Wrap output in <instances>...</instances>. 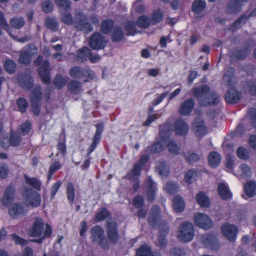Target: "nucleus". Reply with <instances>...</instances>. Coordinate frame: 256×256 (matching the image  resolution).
<instances>
[{
    "mask_svg": "<svg viewBox=\"0 0 256 256\" xmlns=\"http://www.w3.org/2000/svg\"><path fill=\"white\" fill-rule=\"evenodd\" d=\"M192 91L194 96L198 98L202 106L216 104L220 101L217 94L214 92H210V88L206 85L194 87Z\"/></svg>",
    "mask_w": 256,
    "mask_h": 256,
    "instance_id": "f257e3e1",
    "label": "nucleus"
},
{
    "mask_svg": "<svg viewBox=\"0 0 256 256\" xmlns=\"http://www.w3.org/2000/svg\"><path fill=\"white\" fill-rule=\"evenodd\" d=\"M28 232L31 236L38 238L35 242L40 244L44 239L51 236L52 228L48 224H44L42 218H36Z\"/></svg>",
    "mask_w": 256,
    "mask_h": 256,
    "instance_id": "f03ea898",
    "label": "nucleus"
},
{
    "mask_svg": "<svg viewBox=\"0 0 256 256\" xmlns=\"http://www.w3.org/2000/svg\"><path fill=\"white\" fill-rule=\"evenodd\" d=\"M171 133V128L169 124L161 126L160 130V140L152 145L151 151L152 152H159L162 150L166 145L168 138Z\"/></svg>",
    "mask_w": 256,
    "mask_h": 256,
    "instance_id": "7ed1b4c3",
    "label": "nucleus"
},
{
    "mask_svg": "<svg viewBox=\"0 0 256 256\" xmlns=\"http://www.w3.org/2000/svg\"><path fill=\"white\" fill-rule=\"evenodd\" d=\"M194 235V230L192 224L184 222L182 224L177 232L178 240L182 242H188L192 240Z\"/></svg>",
    "mask_w": 256,
    "mask_h": 256,
    "instance_id": "20e7f679",
    "label": "nucleus"
},
{
    "mask_svg": "<svg viewBox=\"0 0 256 256\" xmlns=\"http://www.w3.org/2000/svg\"><path fill=\"white\" fill-rule=\"evenodd\" d=\"M90 232L94 242H98L104 250L109 248V244L104 236V230L100 226H95L91 229Z\"/></svg>",
    "mask_w": 256,
    "mask_h": 256,
    "instance_id": "39448f33",
    "label": "nucleus"
},
{
    "mask_svg": "<svg viewBox=\"0 0 256 256\" xmlns=\"http://www.w3.org/2000/svg\"><path fill=\"white\" fill-rule=\"evenodd\" d=\"M36 66H40L38 73L41 77L42 82L46 84L50 82V78L49 76L50 64L47 60L43 61L41 56H38L34 62Z\"/></svg>",
    "mask_w": 256,
    "mask_h": 256,
    "instance_id": "423d86ee",
    "label": "nucleus"
},
{
    "mask_svg": "<svg viewBox=\"0 0 256 256\" xmlns=\"http://www.w3.org/2000/svg\"><path fill=\"white\" fill-rule=\"evenodd\" d=\"M222 234L230 242H234L238 233V228L232 224L226 223L221 228Z\"/></svg>",
    "mask_w": 256,
    "mask_h": 256,
    "instance_id": "0eeeda50",
    "label": "nucleus"
},
{
    "mask_svg": "<svg viewBox=\"0 0 256 256\" xmlns=\"http://www.w3.org/2000/svg\"><path fill=\"white\" fill-rule=\"evenodd\" d=\"M194 220L197 226L204 230L210 228L212 225V220L205 214H196L194 216Z\"/></svg>",
    "mask_w": 256,
    "mask_h": 256,
    "instance_id": "6e6552de",
    "label": "nucleus"
},
{
    "mask_svg": "<svg viewBox=\"0 0 256 256\" xmlns=\"http://www.w3.org/2000/svg\"><path fill=\"white\" fill-rule=\"evenodd\" d=\"M86 21V16L81 12H76L75 26L78 30H84L86 32L92 30V28L91 24Z\"/></svg>",
    "mask_w": 256,
    "mask_h": 256,
    "instance_id": "1a4fd4ad",
    "label": "nucleus"
},
{
    "mask_svg": "<svg viewBox=\"0 0 256 256\" xmlns=\"http://www.w3.org/2000/svg\"><path fill=\"white\" fill-rule=\"evenodd\" d=\"M42 94L40 86H36L32 92L30 102L32 105V110L35 115L40 113L39 102L41 100Z\"/></svg>",
    "mask_w": 256,
    "mask_h": 256,
    "instance_id": "9d476101",
    "label": "nucleus"
},
{
    "mask_svg": "<svg viewBox=\"0 0 256 256\" xmlns=\"http://www.w3.org/2000/svg\"><path fill=\"white\" fill-rule=\"evenodd\" d=\"M148 156L147 155L142 156L140 161L138 163L134 166V168L128 172L126 175L128 179H134L139 176L140 174L142 168L144 166L145 163L148 160Z\"/></svg>",
    "mask_w": 256,
    "mask_h": 256,
    "instance_id": "9b49d317",
    "label": "nucleus"
},
{
    "mask_svg": "<svg viewBox=\"0 0 256 256\" xmlns=\"http://www.w3.org/2000/svg\"><path fill=\"white\" fill-rule=\"evenodd\" d=\"M106 43V39L100 34H94L89 40L90 48L94 50H100L103 48Z\"/></svg>",
    "mask_w": 256,
    "mask_h": 256,
    "instance_id": "f8f14e48",
    "label": "nucleus"
},
{
    "mask_svg": "<svg viewBox=\"0 0 256 256\" xmlns=\"http://www.w3.org/2000/svg\"><path fill=\"white\" fill-rule=\"evenodd\" d=\"M37 53L36 47L34 45H30L25 50L22 51L19 58L20 62L28 64L32 58V56Z\"/></svg>",
    "mask_w": 256,
    "mask_h": 256,
    "instance_id": "ddd939ff",
    "label": "nucleus"
},
{
    "mask_svg": "<svg viewBox=\"0 0 256 256\" xmlns=\"http://www.w3.org/2000/svg\"><path fill=\"white\" fill-rule=\"evenodd\" d=\"M116 223L112 220H108L106 223L107 234L108 239L112 242H116L118 239Z\"/></svg>",
    "mask_w": 256,
    "mask_h": 256,
    "instance_id": "4468645a",
    "label": "nucleus"
},
{
    "mask_svg": "<svg viewBox=\"0 0 256 256\" xmlns=\"http://www.w3.org/2000/svg\"><path fill=\"white\" fill-rule=\"evenodd\" d=\"M192 128L198 136H202L206 133V127L204 121L200 117L194 119L192 124Z\"/></svg>",
    "mask_w": 256,
    "mask_h": 256,
    "instance_id": "2eb2a0df",
    "label": "nucleus"
},
{
    "mask_svg": "<svg viewBox=\"0 0 256 256\" xmlns=\"http://www.w3.org/2000/svg\"><path fill=\"white\" fill-rule=\"evenodd\" d=\"M146 195L148 201H152L154 200L156 196V186L149 178L146 183Z\"/></svg>",
    "mask_w": 256,
    "mask_h": 256,
    "instance_id": "dca6fc26",
    "label": "nucleus"
},
{
    "mask_svg": "<svg viewBox=\"0 0 256 256\" xmlns=\"http://www.w3.org/2000/svg\"><path fill=\"white\" fill-rule=\"evenodd\" d=\"M30 194L28 191L26 192V202L28 205L36 208L38 206L41 202V198L40 194L36 192L30 190Z\"/></svg>",
    "mask_w": 256,
    "mask_h": 256,
    "instance_id": "f3484780",
    "label": "nucleus"
},
{
    "mask_svg": "<svg viewBox=\"0 0 256 256\" xmlns=\"http://www.w3.org/2000/svg\"><path fill=\"white\" fill-rule=\"evenodd\" d=\"M201 240L206 246L213 250H217L218 243L216 237L211 234H204L202 236Z\"/></svg>",
    "mask_w": 256,
    "mask_h": 256,
    "instance_id": "a211bd4d",
    "label": "nucleus"
},
{
    "mask_svg": "<svg viewBox=\"0 0 256 256\" xmlns=\"http://www.w3.org/2000/svg\"><path fill=\"white\" fill-rule=\"evenodd\" d=\"M27 210L21 204H14L9 209V214L14 218H18L24 216Z\"/></svg>",
    "mask_w": 256,
    "mask_h": 256,
    "instance_id": "6ab92c4d",
    "label": "nucleus"
},
{
    "mask_svg": "<svg viewBox=\"0 0 256 256\" xmlns=\"http://www.w3.org/2000/svg\"><path fill=\"white\" fill-rule=\"evenodd\" d=\"M194 102L192 98L184 100L180 104L179 108V113L180 115L185 116L190 114L193 110Z\"/></svg>",
    "mask_w": 256,
    "mask_h": 256,
    "instance_id": "aec40b11",
    "label": "nucleus"
},
{
    "mask_svg": "<svg viewBox=\"0 0 256 256\" xmlns=\"http://www.w3.org/2000/svg\"><path fill=\"white\" fill-rule=\"evenodd\" d=\"M215 0H209L211 2ZM247 0H231L227 6V10L229 12L236 13L238 12L242 8L244 4Z\"/></svg>",
    "mask_w": 256,
    "mask_h": 256,
    "instance_id": "412c9836",
    "label": "nucleus"
},
{
    "mask_svg": "<svg viewBox=\"0 0 256 256\" xmlns=\"http://www.w3.org/2000/svg\"><path fill=\"white\" fill-rule=\"evenodd\" d=\"M174 131L178 135L184 136L188 133V126L182 119L178 118L175 122Z\"/></svg>",
    "mask_w": 256,
    "mask_h": 256,
    "instance_id": "4be33fe9",
    "label": "nucleus"
},
{
    "mask_svg": "<svg viewBox=\"0 0 256 256\" xmlns=\"http://www.w3.org/2000/svg\"><path fill=\"white\" fill-rule=\"evenodd\" d=\"M20 141V136L19 134L16 132H12L10 139L9 140L8 138H4V140L2 141L1 145L4 148H7L8 147L9 142H10V144L12 146H16L18 144Z\"/></svg>",
    "mask_w": 256,
    "mask_h": 256,
    "instance_id": "5701e85b",
    "label": "nucleus"
},
{
    "mask_svg": "<svg viewBox=\"0 0 256 256\" xmlns=\"http://www.w3.org/2000/svg\"><path fill=\"white\" fill-rule=\"evenodd\" d=\"M86 72L90 78H92L94 75V73L90 70L87 68L84 70L78 66L72 68L70 71V75L72 77L78 78L84 75Z\"/></svg>",
    "mask_w": 256,
    "mask_h": 256,
    "instance_id": "b1692460",
    "label": "nucleus"
},
{
    "mask_svg": "<svg viewBox=\"0 0 256 256\" xmlns=\"http://www.w3.org/2000/svg\"><path fill=\"white\" fill-rule=\"evenodd\" d=\"M218 192L220 197L224 200H228L232 198V194L230 191L228 184L221 182L218 186Z\"/></svg>",
    "mask_w": 256,
    "mask_h": 256,
    "instance_id": "393cba45",
    "label": "nucleus"
},
{
    "mask_svg": "<svg viewBox=\"0 0 256 256\" xmlns=\"http://www.w3.org/2000/svg\"><path fill=\"white\" fill-rule=\"evenodd\" d=\"M14 188L12 186H8L4 192V198L2 200V204L4 206H8L14 200Z\"/></svg>",
    "mask_w": 256,
    "mask_h": 256,
    "instance_id": "a878e982",
    "label": "nucleus"
},
{
    "mask_svg": "<svg viewBox=\"0 0 256 256\" xmlns=\"http://www.w3.org/2000/svg\"><path fill=\"white\" fill-rule=\"evenodd\" d=\"M225 98L228 102L235 103L240 99V94L236 90L231 88L226 93Z\"/></svg>",
    "mask_w": 256,
    "mask_h": 256,
    "instance_id": "bb28decb",
    "label": "nucleus"
},
{
    "mask_svg": "<svg viewBox=\"0 0 256 256\" xmlns=\"http://www.w3.org/2000/svg\"><path fill=\"white\" fill-rule=\"evenodd\" d=\"M160 210L158 206H154L152 208V212L149 217V222L152 226H155L160 220Z\"/></svg>",
    "mask_w": 256,
    "mask_h": 256,
    "instance_id": "cd10ccee",
    "label": "nucleus"
},
{
    "mask_svg": "<svg viewBox=\"0 0 256 256\" xmlns=\"http://www.w3.org/2000/svg\"><path fill=\"white\" fill-rule=\"evenodd\" d=\"M244 189L246 196H243L244 198L247 199L248 198H252L256 194V184L252 181L248 182L245 184Z\"/></svg>",
    "mask_w": 256,
    "mask_h": 256,
    "instance_id": "c85d7f7f",
    "label": "nucleus"
},
{
    "mask_svg": "<svg viewBox=\"0 0 256 256\" xmlns=\"http://www.w3.org/2000/svg\"><path fill=\"white\" fill-rule=\"evenodd\" d=\"M196 200L202 207L208 208L210 206V200L205 193L199 192L196 196Z\"/></svg>",
    "mask_w": 256,
    "mask_h": 256,
    "instance_id": "c756f323",
    "label": "nucleus"
},
{
    "mask_svg": "<svg viewBox=\"0 0 256 256\" xmlns=\"http://www.w3.org/2000/svg\"><path fill=\"white\" fill-rule=\"evenodd\" d=\"M221 160L220 154L215 152H210L208 156V164L212 168L218 166L220 163Z\"/></svg>",
    "mask_w": 256,
    "mask_h": 256,
    "instance_id": "7c9ffc66",
    "label": "nucleus"
},
{
    "mask_svg": "<svg viewBox=\"0 0 256 256\" xmlns=\"http://www.w3.org/2000/svg\"><path fill=\"white\" fill-rule=\"evenodd\" d=\"M173 208L176 212H182L185 208V203L183 198L179 196H176L173 200Z\"/></svg>",
    "mask_w": 256,
    "mask_h": 256,
    "instance_id": "2f4dec72",
    "label": "nucleus"
},
{
    "mask_svg": "<svg viewBox=\"0 0 256 256\" xmlns=\"http://www.w3.org/2000/svg\"><path fill=\"white\" fill-rule=\"evenodd\" d=\"M252 172L250 168L246 164H242L240 166L237 176L240 178H246L251 176Z\"/></svg>",
    "mask_w": 256,
    "mask_h": 256,
    "instance_id": "473e14b6",
    "label": "nucleus"
},
{
    "mask_svg": "<svg viewBox=\"0 0 256 256\" xmlns=\"http://www.w3.org/2000/svg\"><path fill=\"white\" fill-rule=\"evenodd\" d=\"M206 7L204 0H195L192 5V10L196 14L203 12Z\"/></svg>",
    "mask_w": 256,
    "mask_h": 256,
    "instance_id": "72a5a7b5",
    "label": "nucleus"
},
{
    "mask_svg": "<svg viewBox=\"0 0 256 256\" xmlns=\"http://www.w3.org/2000/svg\"><path fill=\"white\" fill-rule=\"evenodd\" d=\"M90 50L86 47L80 50L77 54V60L78 62H83L86 60L90 56Z\"/></svg>",
    "mask_w": 256,
    "mask_h": 256,
    "instance_id": "f704fd0d",
    "label": "nucleus"
},
{
    "mask_svg": "<svg viewBox=\"0 0 256 256\" xmlns=\"http://www.w3.org/2000/svg\"><path fill=\"white\" fill-rule=\"evenodd\" d=\"M69 10H61L60 13V19L61 21L66 24H72L73 23V18L72 17L68 12Z\"/></svg>",
    "mask_w": 256,
    "mask_h": 256,
    "instance_id": "c9c22d12",
    "label": "nucleus"
},
{
    "mask_svg": "<svg viewBox=\"0 0 256 256\" xmlns=\"http://www.w3.org/2000/svg\"><path fill=\"white\" fill-rule=\"evenodd\" d=\"M19 82L21 86L26 90H29L33 85V81L29 76L22 77L19 80Z\"/></svg>",
    "mask_w": 256,
    "mask_h": 256,
    "instance_id": "e433bc0d",
    "label": "nucleus"
},
{
    "mask_svg": "<svg viewBox=\"0 0 256 256\" xmlns=\"http://www.w3.org/2000/svg\"><path fill=\"white\" fill-rule=\"evenodd\" d=\"M25 181L30 186H32L36 190H40L41 187V182L37 178H35L28 177L25 176Z\"/></svg>",
    "mask_w": 256,
    "mask_h": 256,
    "instance_id": "4c0bfd02",
    "label": "nucleus"
},
{
    "mask_svg": "<svg viewBox=\"0 0 256 256\" xmlns=\"http://www.w3.org/2000/svg\"><path fill=\"white\" fill-rule=\"evenodd\" d=\"M156 169L162 176H166L169 173L168 168L164 162H158L156 166Z\"/></svg>",
    "mask_w": 256,
    "mask_h": 256,
    "instance_id": "58836bf2",
    "label": "nucleus"
},
{
    "mask_svg": "<svg viewBox=\"0 0 256 256\" xmlns=\"http://www.w3.org/2000/svg\"><path fill=\"white\" fill-rule=\"evenodd\" d=\"M136 256H152L150 248L146 245L141 246L136 252Z\"/></svg>",
    "mask_w": 256,
    "mask_h": 256,
    "instance_id": "ea45409f",
    "label": "nucleus"
},
{
    "mask_svg": "<svg viewBox=\"0 0 256 256\" xmlns=\"http://www.w3.org/2000/svg\"><path fill=\"white\" fill-rule=\"evenodd\" d=\"M66 194L70 202L72 203L75 198V192L74 186L72 183H68L67 185Z\"/></svg>",
    "mask_w": 256,
    "mask_h": 256,
    "instance_id": "a19ab883",
    "label": "nucleus"
},
{
    "mask_svg": "<svg viewBox=\"0 0 256 256\" xmlns=\"http://www.w3.org/2000/svg\"><path fill=\"white\" fill-rule=\"evenodd\" d=\"M197 172L194 170H188L185 174L184 180L188 184L192 183L197 177Z\"/></svg>",
    "mask_w": 256,
    "mask_h": 256,
    "instance_id": "79ce46f5",
    "label": "nucleus"
},
{
    "mask_svg": "<svg viewBox=\"0 0 256 256\" xmlns=\"http://www.w3.org/2000/svg\"><path fill=\"white\" fill-rule=\"evenodd\" d=\"M69 90L74 94H78L80 91V84L77 81L72 80L68 85Z\"/></svg>",
    "mask_w": 256,
    "mask_h": 256,
    "instance_id": "37998d69",
    "label": "nucleus"
},
{
    "mask_svg": "<svg viewBox=\"0 0 256 256\" xmlns=\"http://www.w3.org/2000/svg\"><path fill=\"white\" fill-rule=\"evenodd\" d=\"M46 25L48 28L52 30H58V24L56 19L54 18H48L46 20Z\"/></svg>",
    "mask_w": 256,
    "mask_h": 256,
    "instance_id": "c03bdc74",
    "label": "nucleus"
},
{
    "mask_svg": "<svg viewBox=\"0 0 256 256\" xmlns=\"http://www.w3.org/2000/svg\"><path fill=\"white\" fill-rule=\"evenodd\" d=\"M56 4L61 10H70V3L69 0H54Z\"/></svg>",
    "mask_w": 256,
    "mask_h": 256,
    "instance_id": "a18cd8bd",
    "label": "nucleus"
},
{
    "mask_svg": "<svg viewBox=\"0 0 256 256\" xmlns=\"http://www.w3.org/2000/svg\"><path fill=\"white\" fill-rule=\"evenodd\" d=\"M109 216V212L105 208H102L96 214L95 220L97 222L104 220Z\"/></svg>",
    "mask_w": 256,
    "mask_h": 256,
    "instance_id": "49530a36",
    "label": "nucleus"
},
{
    "mask_svg": "<svg viewBox=\"0 0 256 256\" xmlns=\"http://www.w3.org/2000/svg\"><path fill=\"white\" fill-rule=\"evenodd\" d=\"M152 22L150 19L145 16H140L137 22L138 26L142 28L148 27Z\"/></svg>",
    "mask_w": 256,
    "mask_h": 256,
    "instance_id": "de8ad7c7",
    "label": "nucleus"
},
{
    "mask_svg": "<svg viewBox=\"0 0 256 256\" xmlns=\"http://www.w3.org/2000/svg\"><path fill=\"white\" fill-rule=\"evenodd\" d=\"M67 77H63L60 76H57L54 80V84L58 88H62L68 82Z\"/></svg>",
    "mask_w": 256,
    "mask_h": 256,
    "instance_id": "09e8293b",
    "label": "nucleus"
},
{
    "mask_svg": "<svg viewBox=\"0 0 256 256\" xmlns=\"http://www.w3.org/2000/svg\"><path fill=\"white\" fill-rule=\"evenodd\" d=\"M168 148L169 151L173 154H177L180 151V147L173 141L169 140V137L168 138V141L166 143Z\"/></svg>",
    "mask_w": 256,
    "mask_h": 256,
    "instance_id": "8fccbe9b",
    "label": "nucleus"
},
{
    "mask_svg": "<svg viewBox=\"0 0 256 256\" xmlns=\"http://www.w3.org/2000/svg\"><path fill=\"white\" fill-rule=\"evenodd\" d=\"M24 24V20L22 18H16L11 20V26L16 28H20Z\"/></svg>",
    "mask_w": 256,
    "mask_h": 256,
    "instance_id": "3c124183",
    "label": "nucleus"
},
{
    "mask_svg": "<svg viewBox=\"0 0 256 256\" xmlns=\"http://www.w3.org/2000/svg\"><path fill=\"white\" fill-rule=\"evenodd\" d=\"M61 167V164L58 162H52L50 167V170L48 176V178L50 180L54 172H56Z\"/></svg>",
    "mask_w": 256,
    "mask_h": 256,
    "instance_id": "603ef678",
    "label": "nucleus"
},
{
    "mask_svg": "<svg viewBox=\"0 0 256 256\" xmlns=\"http://www.w3.org/2000/svg\"><path fill=\"white\" fill-rule=\"evenodd\" d=\"M113 26V22L111 20H104L101 26L102 31L104 34H108L110 32Z\"/></svg>",
    "mask_w": 256,
    "mask_h": 256,
    "instance_id": "864d4df0",
    "label": "nucleus"
},
{
    "mask_svg": "<svg viewBox=\"0 0 256 256\" xmlns=\"http://www.w3.org/2000/svg\"><path fill=\"white\" fill-rule=\"evenodd\" d=\"M124 36L123 32L120 28H115L114 32L112 39L114 42H118L122 40Z\"/></svg>",
    "mask_w": 256,
    "mask_h": 256,
    "instance_id": "5fc2aeb1",
    "label": "nucleus"
},
{
    "mask_svg": "<svg viewBox=\"0 0 256 256\" xmlns=\"http://www.w3.org/2000/svg\"><path fill=\"white\" fill-rule=\"evenodd\" d=\"M177 184L172 182H168L164 187V190L168 194H174L178 190Z\"/></svg>",
    "mask_w": 256,
    "mask_h": 256,
    "instance_id": "6e6d98bb",
    "label": "nucleus"
},
{
    "mask_svg": "<svg viewBox=\"0 0 256 256\" xmlns=\"http://www.w3.org/2000/svg\"><path fill=\"white\" fill-rule=\"evenodd\" d=\"M237 155L241 159L246 160L248 158L250 154L244 148L241 146L237 150Z\"/></svg>",
    "mask_w": 256,
    "mask_h": 256,
    "instance_id": "4d7b16f0",
    "label": "nucleus"
},
{
    "mask_svg": "<svg viewBox=\"0 0 256 256\" xmlns=\"http://www.w3.org/2000/svg\"><path fill=\"white\" fill-rule=\"evenodd\" d=\"M125 29L128 35H134L136 33L134 22H128L125 24Z\"/></svg>",
    "mask_w": 256,
    "mask_h": 256,
    "instance_id": "13d9d810",
    "label": "nucleus"
},
{
    "mask_svg": "<svg viewBox=\"0 0 256 256\" xmlns=\"http://www.w3.org/2000/svg\"><path fill=\"white\" fill-rule=\"evenodd\" d=\"M168 230V228L166 225L164 226V230H160V236L158 239V244L160 246H164L166 244L164 238L162 236L163 234H166Z\"/></svg>",
    "mask_w": 256,
    "mask_h": 256,
    "instance_id": "bf43d9fd",
    "label": "nucleus"
},
{
    "mask_svg": "<svg viewBox=\"0 0 256 256\" xmlns=\"http://www.w3.org/2000/svg\"><path fill=\"white\" fill-rule=\"evenodd\" d=\"M4 68L8 72L12 73L16 68V64L12 60H7L4 63Z\"/></svg>",
    "mask_w": 256,
    "mask_h": 256,
    "instance_id": "052dcab7",
    "label": "nucleus"
},
{
    "mask_svg": "<svg viewBox=\"0 0 256 256\" xmlns=\"http://www.w3.org/2000/svg\"><path fill=\"white\" fill-rule=\"evenodd\" d=\"M42 10L46 13H48L52 11L53 5L50 0L44 1L42 5Z\"/></svg>",
    "mask_w": 256,
    "mask_h": 256,
    "instance_id": "680f3d73",
    "label": "nucleus"
},
{
    "mask_svg": "<svg viewBox=\"0 0 256 256\" xmlns=\"http://www.w3.org/2000/svg\"><path fill=\"white\" fill-rule=\"evenodd\" d=\"M9 170L8 166L5 164H0V178H6L8 174Z\"/></svg>",
    "mask_w": 256,
    "mask_h": 256,
    "instance_id": "e2e57ef3",
    "label": "nucleus"
},
{
    "mask_svg": "<svg viewBox=\"0 0 256 256\" xmlns=\"http://www.w3.org/2000/svg\"><path fill=\"white\" fill-rule=\"evenodd\" d=\"M162 19V14L160 10L154 12L152 16V23L153 24L160 22Z\"/></svg>",
    "mask_w": 256,
    "mask_h": 256,
    "instance_id": "0e129e2a",
    "label": "nucleus"
},
{
    "mask_svg": "<svg viewBox=\"0 0 256 256\" xmlns=\"http://www.w3.org/2000/svg\"><path fill=\"white\" fill-rule=\"evenodd\" d=\"M101 134L96 133L94 137L93 142L90 148V153H91L96 148V144L99 142L100 140Z\"/></svg>",
    "mask_w": 256,
    "mask_h": 256,
    "instance_id": "69168bd1",
    "label": "nucleus"
},
{
    "mask_svg": "<svg viewBox=\"0 0 256 256\" xmlns=\"http://www.w3.org/2000/svg\"><path fill=\"white\" fill-rule=\"evenodd\" d=\"M30 124L29 122L27 121L24 124H22L20 126V133L24 136L26 134H28L30 130Z\"/></svg>",
    "mask_w": 256,
    "mask_h": 256,
    "instance_id": "338daca9",
    "label": "nucleus"
},
{
    "mask_svg": "<svg viewBox=\"0 0 256 256\" xmlns=\"http://www.w3.org/2000/svg\"><path fill=\"white\" fill-rule=\"evenodd\" d=\"M248 114L250 118L252 124L256 128V109L254 108H250Z\"/></svg>",
    "mask_w": 256,
    "mask_h": 256,
    "instance_id": "774afa93",
    "label": "nucleus"
}]
</instances>
